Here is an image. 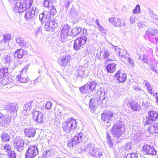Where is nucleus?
Segmentation results:
<instances>
[{
    "instance_id": "nucleus-1",
    "label": "nucleus",
    "mask_w": 158,
    "mask_h": 158,
    "mask_svg": "<svg viewBox=\"0 0 158 158\" xmlns=\"http://www.w3.org/2000/svg\"><path fill=\"white\" fill-rule=\"evenodd\" d=\"M86 151L90 156L94 158H102L103 154L102 150L96 148L93 144H89L86 148Z\"/></svg>"
},
{
    "instance_id": "nucleus-2",
    "label": "nucleus",
    "mask_w": 158,
    "mask_h": 158,
    "mask_svg": "<svg viewBox=\"0 0 158 158\" xmlns=\"http://www.w3.org/2000/svg\"><path fill=\"white\" fill-rule=\"evenodd\" d=\"M124 130V126L119 122H117L110 130L113 136L118 138L122 135Z\"/></svg>"
},
{
    "instance_id": "nucleus-3",
    "label": "nucleus",
    "mask_w": 158,
    "mask_h": 158,
    "mask_svg": "<svg viewBox=\"0 0 158 158\" xmlns=\"http://www.w3.org/2000/svg\"><path fill=\"white\" fill-rule=\"evenodd\" d=\"M77 127V122L75 119L71 118L68 122L63 124L62 128L63 131L67 133H69L72 130L75 129Z\"/></svg>"
},
{
    "instance_id": "nucleus-4",
    "label": "nucleus",
    "mask_w": 158,
    "mask_h": 158,
    "mask_svg": "<svg viewBox=\"0 0 158 158\" xmlns=\"http://www.w3.org/2000/svg\"><path fill=\"white\" fill-rule=\"evenodd\" d=\"M158 113L153 110L151 111L148 113V115H146L143 118V122L145 125H149L152 123L153 121L158 119Z\"/></svg>"
},
{
    "instance_id": "nucleus-5",
    "label": "nucleus",
    "mask_w": 158,
    "mask_h": 158,
    "mask_svg": "<svg viewBox=\"0 0 158 158\" xmlns=\"http://www.w3.org/2000/svg\"><path fill=\"white\" fill-rule=\"evenodd\" d=\"M29 66V64L26 65L22 69L20 75L17 76L16 79L17 81L20 82L26 83L29 80L27 74Z\"/></svg>"
},
{
    "instance_id": "nucleus-6",
    "label": "nucleus",
    "mask_w": 158,
    "mask_h": 158,
    "mask_svg": "<svg viewBox=\"0 0 158 158\" xmlns=\"http://www.w3.org/2000/svg\"><path fill=\"white\" fill-rule=\"evenodd\" d=\"M97 85V84L95 81H92L80 87L79 89L81 92L87 94L95 89Z\"/></svg>"
},
{
    "instance_id": "nucleus-7",
    "label": "nucleus",
    "mask_w": 158,
    "mask_h": 158,
    "mask_svg": "<svg viewBox=\"0 0 158 158\" xmlns=\"http://www.w3.org/2000/svg\"><path fill=\"white\" fill-rule=\"evenodd\" d=\"M87 40V38L85 36L75 40L73 44L74 49L77 51L80 50L86 44Z\"/></svg>"
},
{
    "instance_id": "nucleus-8",
    "label": "nucleus",
    "mask_w": 158,
    "mask_h": 158,
    "mask_svg": "<svg viewBox=\"0 0 158 158\" xmlns=\"http://www.w3.org/2000/svg\"><path fill=\"white\" fill-rule=\"evenodd\" d=\"M38 154V150L37 146H31L26 151V158H34Z\"/></svg>"
},
{
    "instance_id": "nucleus-9",
    "label": "nucleus",
    "mask_w": 158,
    "mask_h": 158,
    "mask_svg": "<svg viewBox=\"0 0 158 158\" xmlns=\"http://www.w3.org/2000/svg\"><path fill=\"white\" fill-rule=\"evenodd\" d=\"M15 5L13 7L14 11L15 13H20L23 12L27 10L26 5L21 1L14 2Z\"/></svg>"
},
{
    "instance_id": "nucleus-10",
    "label": "nucleus",
    "mask_w": 158,
    "mask_h": 158,
    "mask_svg": "<svg viewBox=\"0 0 158 158\" xmlns=\"http://www.w3.org/2000/svg\"><path fill=\"white\" fill-rule=\"evenodd\" d=\"M29 9H27L25 10L26 13L25 17L26 20H28L33 18L38 12V10L35 7H33L31 10H29Z\"/></svg>"
},
{
    "instance_id": "nucleus-11",
    "label": "nucleus",
    "mask_w": 158,
    "mask_h": 158,
    "mask_svg": "<svg viewBox=\"0 0 158 158\" xmlns=\"http://www.w3.org/2000/svg\"><path fill=\"white\" fill-rule=\"evenodd\" d=\"M78 34L77 32H74L73 30H61L60 34V39L62 43L64 42L66 40L67 36H76Z\"/></svg>"
},
{
    "instance_id": "nucleus-12",
    "label": "nucleus",
    "mask_w": 158,
    "mask_h": 158,
    "mask_svg": "<svg viewBox=\"0 0 158 158\" xmlns=\"http://www.w3.org/2000/svg\"><path fill=\"white\" fill-rule=\"evenodd\" d=\"M11 116L7 114L4 115L0 113V124L2 126H6L10 123Z\"/></svg>"
},
{
    "instance_id": "nucleus-13",
    "label": "nucleus",
    "mask_w": 158,
    "mask_h": 158,
    "mask_svg": "<svg viewBox=\"0 0 158 158\" xmlns=\"http://www.w3.org/2000/svg\"><path fill=\"white\" fill-rule=\"evenodd\" d=\"M83 134L82 133L75 135L74 138L73 139L71 142H69L67 144L68 146L73 147L76 144L79 143L81 140Z\"/></svg>"
},
{
    "instance_id": "nucleus-14",
    "label": "nucleus",
    "mask_w": 158,
    "mask_h": 158,
    "mask_svg": "<svg viewBox=\"0 0 158 158\" xmlns=\"http://www.w3.org/2000/svg\"><path fill=\"white\" fill-rule=\"evenodd\" d=\"M143 150L148 155H155L156 154V151L153 147L148 145H145L143 147Z\"/></svg>"
},
{
    "instance_id": "nucleus-15",
    "label": "nucleus",
    "mask_w": 158,
    "mask_h": 158,
    "mask_svg": "<svg viewBox=\"0 0 158 158\" xmlns=\"http://www.w3.org/2000/svg\"><path fill=\"white\" fill-rule=\"evenodd\" d=\"M16 109V103H8L7 104L4 109V111L7 114L11 113L15 111Z\"/></svg>"
},
{
    "instance_id": "nucleus-16",
    "label": "nucleus",
    "mask_w": 158,
    "mask_h": 158,
    "mask_svg": "<svg viewBox=\"0 0 158 158\" xmlns=\"http://www.w3.org/2000/svg\"><path fill=\"white\" fill-rule=\"evenodd\" d=\"M70 60L71 57L67 55L61 56L59 59L58 61L61 67H65Z\"/></svg>"
},
{
    "instance_id": "nucleus-17",
    "label": "nucleus",
    "mask_w": 158,
    "mask_h": 158,
    "mask_svg": "<svg viewBox=\"0 0 158 158\" xmlns=\"http://www.w3.org/2000/svg\"><path fill=\"white\" fill-rule=\"evenodd\" d=\"M33 118L38 123H43L44 118L43 114L41 112L38 111H34L33 112Z\"/></svg>"
},
{
    "instance_id": "nucleus-18",
    "label": "nucleus",
    "mask_w": 158,
    "mask_h": 158,
    "mask_svg": "<svg viewBox=\"0 0 158 158\" xmlns=\"http://www.w3.org/2000/svg\"><path fill=\"white\" fill-rule=\"evenodd\" d=\"M26 136L28 138H32L35 136L36 133V130L35 128L30 127L26 128L24 130Z\"/></svg>"
},
{
    "instance_id": "nucleus-19",
    "label": "nucleus",
    "mask_w": 158,
    "mask_h": 158,
    "mask_svg": "<svg viewBox=\"0 0 158 158\" xmlns=\"http://www.w3.org/2000/svg\"><path fill=\"white\" fill-rule=\"evenodd\" d=\"M85 68L83 66H80L75 70V75L77 77H80L82 78L84 77Z\"/></svg>"
},
{
    "instance_id": "nucleus-20",
    "label": "nucleus",
    "mask_w": 158,
    "mask_h": 158,
    "mask_svg": "<svg viewBox=\"0 0 158 158\" xmlns=\"http://www.w3.org/2000/svg\"><path fill=\"white\" fill-rule=\"evenodd\" d=\"M115 78L119 81V83L125 82L126 79L127 75L126 74L118 71L115 75Z\"/></svg>"
},
{
    "instance_id": "nucleus-21",
    "label": "nucleus",
    "mask_w": 158,
    "mask_h": 158,
    "mask_svg": "<svg viewBox=\"0 0 158 158\" xmlns=\"http://www.w3.org/2000/svg\"><path fill=\"white\" fill-rule=\"evenodd\" d=\"M113 116V113L110 111L104 112L101 115L102 120L108 123V121L110 120Z\"/></svg>"
},
{
    "instance_id": "nucleus-22",
    "label": "nucleus",
    "mask_w": 158,
    "mask_h": 158,
    "mask_svg": "<svg viewBox=\"0 0 158 158\" xmlns=\"http://www.w3.org/2000/svg\"><path fill=\"white\" fill-rule=\"evenodd\" d=\"M24 145L23 140V139H19L17 140L16 143H15L14 146L15 149L19 152L23 150Z\"/></svg>"
},
{
    "instance_id": "nucleus-23",
    "label": "nucleus",
    "mask_w": 158,
    "mask_h": 158,
    "mask_svg": "<svg viewBox=\"0 0 158 158\" xmlns=\"http://www.w3.org/2000/svg\"><path fill=\"white\" fill-rule=\"evenodd\" d=\"M115 51L119 56L123 57L125 58H127L128 54H127V52L126 50L117 47L115 48Z\"/></svg>"
},
{
    "instance_id": "nucleus-24",
    "label": "nucleus",
    "mask_w": 158,
    "mask_h": 158,
    "mask_svg": "<svg viewBox=\"0 0 158 158\" xmlns=\"http://www.w3.org/2000/svg\"><path fill=\"white\" fill-rule=\"evenodd\" d=\"M131 108L133 111H139L141 106L138 103L134 101H131L129 103Z\"/></svg>"
},
{
    "instance_id": "nucleus-25",
    "label": "nucleus",
    "mask_w": 158,
    "mask_h": 158,
    "mask_svg": "<svg viewBox=\"0 0 158 158\" xmlns=\"http://www.w3.org/2000/svg\"><path fill=\"white\" fill-rule=\"evenodd\" d=\"M112 57L111 53L108 50H105L102 52V58L106 59L107 61L112 60L111 58Z\"/></svg>"
},
{
    "instance_id": "nucleus-26",
    "label": "nucleus",
    "mask_w": 158,
    "mask_h": 158,
    "mask_svg": "<svg viewBox=\"0 0 158 158\" xmlns=\"http://www.w3.org/2000/svg\"><path fill=\"white\" fill-rule=\"evenodd\" d=\"M148 131L151 133H158V123H155L148 128Z\"/></svg>"
},
{
    "instance_id": "nucleus-27",
    "label": "nucleus",
    "mask_w": 158,
    "mask_h": 158,
    "mask_svg": "<svg viewBox=\"0 0 158 158\" xmlns=\"http://www.w3.org/2000/svg\"><path fill=\"white\" fill-rule=\"evenodd\" d=\"M54 151V150L52 148L44 150L43 154V158H47L50 157L53 155Z\"/></svg>"
},
{
    "instance_id": "nucleus-28",
    "label": "nucleus",
    "mask_w": 158,
    "mask_h": 158,
    "mask_svg": "<svg viewBox=\"0 0 158 158\" xmlns=\"http://www.w3.org/2000/svg\"><path fill=\"white\" fill-rule=\"evenodd\" d=\"M27 53L26 51L22 49H17L15 54V56L18 58H21Z\"/></svg>"
},
{
    "instance_id": "nucleus-29",
    "label": "nucleus",
    "mask_w": 158,
    "mask_h": 158,
    "mask_svg": "<svg viewBox=\"0 0 158 158\" xmlns=\"http://www.w3.org/2000/svg\"><path fill=\"white\" fill-rule=\"evenodd\" d=\"M116 64L113 62L110 63L106 67V69L108 72L113 73L116 69Z\"/></svg>"
},
{
    "instance_id": "nucleus-30",
    "label": "nucleus",
    "mask_w": 158,
    "mask_h": 158,
    "mask_svg": "<svg viewBox=\"0 0 158 158\" xmlns=\"http://www.w3.org/2000/svg\"><path fill=\"white\" fill-rule=\"evenodd\" d=\"M16 41L17 43L19 46H21L23 47L27 48L29 46V44H27L26 41H24L21 38H18L16 39Z\"/></svg>"
},
{
    "instance_id": "nucleus-31",
    "label": "nucleus",
    "mask_w": 158,
    "mask_h": 158,
    "mask_svg": "<svg viewBox=\"0 0 158 158\" xmlns=\"http://www.w3.org/2000/svg\"><path fill=\"white\" fill-rule=\"evenodd\" d=\"M114 25L116 27H120L124 26L125 25V23L124 21H123L121 22L119 18L115 17V21L114 23Z\"/></svg>"
},
{
    "instance_id": "nucleus-32",
    "label": "nucleus",
    "mask_w": 158,
    "mask_h": 158,
    "mask_svg": "<svg viewBox=\"0 0 158 158\" xmlns=\"http://www.w3.org/2000/svg\"><path fill=\"white\" fill-rule=\"evenodd\" d=\"M7 67L6 68H2L0 70V79L3 78L4 77H6L8 74Z\"/></svg>"
},
{
    "instance_id": "nucleus-33",
    "label": "nucleus",
    "mask_w": 158,
    "mask_h": 158,
    "mask_svg": "<svg viewBox=\"0 0 158 158\" xmlns=\"http://www.w3.org/2000/svg\"><path fill=\"white\" fill-rule=\"evenodd\" d=\"M1 137L2 140L3 142H6L9 140L10 136L8 134L5 132H3L1 134Z\"/></svg>"
},
{
    "instance_id": "nucleus-34",
    "label": "nucleus",
    "mask_w": 158,
    "mask_h": 158,
    "mask_svg": "<svg viewBox=\"0 0 158 158\" xmlns=\"http://www.w3.org/2000/svg\"><path fill=\"white\" fill-rule=\"evenodd\" d=\"M106 135L107 143L109 145L110 147H111L113 145V142L111 140L108 132L107 133Z\"/></svg>"
},
{
    "instance_id": "nucleus-35",
    "label": "nucleus",
    "mask_w": 158,
    "mask_h": 158,
    "mask_svg": "<svg viewBox=\"0 0 158 158\" xmlns=\"http://www.w3.org/2000/svg\"><path fill=\"white\" fill-rule=\"evenodd\" d=\"M73 0H61L62 5H64L67 9H68L70 4L73 2Z\"/></svg>"
},
{
    "instance_id": "nucleus-36",
    "label": "nucleus",
    "mask_w": 158,
    "mask_h": 158,
    "mask_svg": "<svg viewBox=\"0 0 158 158\" xmlns=\"http://www.w3.org/2000/svg\"><path fill=\"white\" fill-rule=\"evenodd\" d=\"M45 16L46 15L44 11L43 13L40 14L39 19L42 23H44L46 21L47 19L46 18Z\"/></svg>"
},
{
    "instance_id": "nucleus-37",
    "label": "nucleus",
    "mask_w": 158,
    "mask_h": 158,
    "mask_svg": "<svg viewBox=\"0 0 158 158\" xmlns=\"http://www.w3.org/2000/svg\"><path fill=\"white\" fill-rule=\"evenodd\" d=\"M23 3L26 5L27 9H29L32 4L33 0H23Z\"/></svg>"
},
{
    "instance_id": "nucleus-38",
    "label": "nucleus",
    "mask_w": 158,
    "mask_h": 158,
    "mask_svg": "<svg viewBox=\"0 0 158 158\" xmlns=\"http://www.w3.org/2000/svg\"><path fill=\"white\" fill-rule=\"evenodd\" d=\"M11 35L10 34H7L3 36V40H2L1 43H4L9 41V40H11Z\"/></svg>"
},
{
    "instance_id": "nucleus-39",
    "label": "nucleus",
    "mask_w": 158,
    "mask_h": 158,
    "mask_svg": "<svg viewBox=\"0 0 158 158\" xmlns=\"http://www.w3.org/2000/svg\"><path fill=\"white\" fill-rule=\"evenodd\" d=\"M57 26V24L56 23L55 24L53 22H50L49 23H47L45 24V27H46V29H48V27L49 29H50L51 28H55Z\"/></svg>"
},
{
    "instance_id": "nucleus-40",
    "label": "nucleus",
    "mask_w": 158,
    "mask_h": 158,
    "mask_svg": "<svg viewBox=\"0 0 158 158\" xmlns=\"http://www.w3.org/2000/svg\"><path fill=\"white\" fill-rule=\"evenodd\" d=\"M11 60L10 56H6L3 58V61L4 63L7 64L8 66L11 62Z\"/></svg>"
},
{
    "instance_id": "nucleus-41",
    "label": "nucleus",
    "mask_w": 158,
    "mask_h": 158,
    "mask_svg": "<svg viewBox=\"0 0 158 158\" xmlns=\"http://www.w3.org/2000/svg\"><path fill=\"white\" fill-rule=\"evenodd\" d=\"M12 81V79L8 77H6L4 78L2 81V83L4 85H6L11 82Z\"/></svg>"
},
{
    "instance_id": "nucleus-42",
    "label": "nucleus",
    "mask_w": 158,
    "mask_h": 158,
    "mask_svg": "<svg viewBox=\"0 0 158 158\" xmlns=\"http://www.w3.org/2000/svg\"><path fill=\"white\" fill-rule=\"evenodd\" d=\"M133 88L134 90H135L136 91H139V95L140 96L141 95L143 94H144V92L143 90H142L141 88L136 86H134L133 87Z\"/></svg>"
},
{
    "instance_id": "nucleus-43",
    "label": "nucleus",
    "mask_w": 158,
    "mask_h": 158,
    "mask_svg": "<svg viewBox=\"0 0 158 158\" xmlns=\"http://www.w3.org/2000/svg\"><path fill=\"white\" fill-rule=\"evenodd\" d=\"M1 148L2 150H5L7 152H10L11 149L10 146L8 144H6L5 146H1Z\"/></svg>"
},
{
    "instance_id": "nucleus-44",
    "label": "nucleus",
    "mask_w": 158,
    "mask_h": 158,
    "mask_svg": "<svg viewBox=\"0 0 158 158\" xmlns=\"http://www.w3.org/2000/svg\"><path fill=\"white\" fill-rule=\"evenodd\" d=\"M133 12L134 14H139L140 13V6L139 4H137L134 9L133 10Z\"/></svg>"
},
{
    "instance_id": "nucleus-45",
    "label": "nucleus",
    "mask_w": 158,
    "mask_h": 158,
    "mask_svg": "<svg viewBox=\"0 0 158 158\" xmlns=\"http://www.w3.org/2000/svg\"><path fill=\"white\" fill-rule=\"evenodd\" d=\"M49 8L50 11L49 12L54 16L57 13L56 8L54 6H50Z\"/></svg>"
},
{
    "instance_id": "nucleus-46",
    "label": "nucleus",
    "mask_w": 158,
    "mask_h": 158,
    "mask_svg": "<svg viewBox=\"0 0 158 158\" xmlns=\"http://www.w3.org/2000/svg\"><path fill=\"white\" fill-rule=\"evenodd\" d=\"M70 15L73 17H76L78 15L77 12H76V9L73 8H72L70 11Z\"/></svg>"
},
{
    "instance_id": "nucleus-47",
    "label": "nucleus",
    "mask_w": 158,
    "mask_h": 158,
    "mask_svg": "<svg viewBox=\"0 0 158 158\" xmlns=\"http://www.w3.org/2000/svg\"><path fill=\"white\" fill-rule=\"evenodd\" d=\"M94 99L91 98L89 101V107L92 110L95 109V102H94Z\"/></svg>"
},
{
    "instance_id": "nucleus-48",
    "label": "nucleus",
    "mask_w": 158,
    "mask_h": 158,
    "mask_svg": "<svg viewBox=\"0 0 158 158\" xmlns=\"http://www.w3.org/2000/svg\"><path fill=\"white\" fill-rule=\"evenodd\" d=\"M133 143L132 142L128 143L126 146V149L127 150H130L133 148Z\"/></svg>"
},
{
    "instance_id": "nucleus-49",
    "label": "nucleus",
    "mask_w": 158,
    "mask_h": 158,
    "mask_svg": "<svg viewBox=\"0 0 158 158\" xmlns=\"http://www.w3.org/2000/svg\"><path fill=\"white\" fill-rule=\"evenodd\" d=\"M30 106L28 105V102L24 104V106L23 107V111H26L28 112V111L31 109Z\"/></svg>"
},
{
    "instance_id": "nucleus-50",
    "label": "nucleus",
    "mask_w": 158,
    "mask_h": 158,
    "mask_svg": "<svg viewBox=\"0 0 158 158\" xmlns=\"http://www.w3.org/2000/svg\"><path fill=\"white\" fill-rule=\"evenodd\" d=\"M52 103L50 101H48L45 105V107L47 110H49L52 108Z\"/></svg>"
},
{
    "instance_id": "nucleus-51",
    "label": "nucleus",
    "mask_w": 158,
    "mask_h": 158,
    "mask_svg": "<svg viewBox=\"0 0 158 158\" xmlns=\"http://www.w3.org/2000/svg\"><path fill=\"white\" fill-rule=\"evenodd\" d=\"M137 26L139 27V29L143 28L145 26V24L143 22H140L137 23Z\"/></svg>"
},
{
    "instance_id": "nucleus-52",
    "label": "nucleus",
    "mask_w": 158,
    "mask_h": 158,
    "mask_svg": "<svg viewBox=\"0 0 158 158\" xmlns=\"http://www.w3.org/2000/svg\"><path fill=\"white\" fill-rule=\"evenodd\" d=\"M44 12L46 15V18L47 19L49 20V19L52 18L53 17V15L49 12H48L47 11Z\"/></svg>"
},
{
    "instance_id": "nucleus-53",
    "label": "nucleus",
    "mask_w": 158,
    "mask_h": 158,
    "mask_svg": "<svg viewBox=\"0 0 158 158\" xmlns=\"http://www.w3.org/2000/svg\"><path fill=\"white\" fill-rule=\"evenodd\" d=\"M139 59L141 60L143 63H146L147 62V60L144 56L142 55L140 56L139 58Z\"/></svg>"
},
{
    "instance_id": "nucleus-54",
    "label": "nucleus",
    "mask_w": 158,
    "mask_h": 158,
    "mask_svg": "<svg viewBox=\"0 0 158 158\" xmlns=\"http://www.w3.org/2000/svg\"><path fill=\"white\" fill-rule=\"evenodd\" d=\"M87 52L88 50L87 49L85 48L84 49H83L82 52H81V55L83 57L87 55Z\"/></svg>"
},
{
    "instance_id": "nucleus-55",
    "label": "nucleus",
    "mask_w": 158,
    "mask_h": 158,
    "mask_svg": "<svg viewBox=\"0 0 158 158\" xmlns=\"http://www.w3.org/2000/svg\"><path fill=\"white\" fill-rule=\"evenodd\" d=\"M155 32V30H147L146 33L147 35H151L153 36Z\"/></svg>"
},
{
    "instance_id": "nucleus-56",
    "label": "nucleus",
    "mask_w": 158,
    "mask_h": 158,
    "mask_svg": "<svg viewBox=\"0 0 158 158\" xmlns=\"http://www.w3.org/2000/svg\"><path fill=\"white\" fill-rule=\"evenodd\" d=\"M9 157L10 158H15V152L14 151H11L9 153Z\"/></svg>"
},
{
    "instance_id": "nucleus-57",
    "label": "nucleus",
    "mask_w": 158,
    "mask_h": 158,
    "mask_svg": "<svg viewBox=\"0 0 158 158\" xmlns=\"http://www.w3.org/2000/svg\"><path fill=\"white\" fill-rule=\"evenodd\" d=\"M96 23L97 26L98 27V28L99 30H103V28L102 27V26L99 23L98 19H96Z\"/></svg>"
},
{
    "instance_id": "nucleus-58",
    "label": "nucleus",
    "mask_w": 158,
    "mask_h": 158,
    "mask_svg": "<svg viewBox=\"0 0 158 158\" xmlns=\"http://www.w3.org/2000/svg\"><path fill=\"white\" fill-rule=\"evenodd\" d=\"M28 105L30 106L31 108H33L35 106V103L34 101H31L28 102Z\"/></svg>"
},
{
    "instance_id": "nucleus-59",
    "label": "nucleus",
    "mask_w": 158,
    "mask_h": 158,
    "mask_svg": "<svg viewBox=\"0 0 158 158\" xmlns=\"http://www.w3.org/2000/svg\"><path fill=\"white\" fill-rule=\"evenodd\" d=\"M70 28V27L68 24H66L63 26L62 30H69Z\"/></svg>"
},
{
    "instance_id": "nucleus-60",
    "label": "nucleus",
    "mask_w": 158,
    "mask_h": 158,
    "mask_svg": "<svg viewBox=\"0 0 158 158\" xmlns=\"http://www.w3.org/2000/svg\"><path fill=\"white\" fill-rule=\"evenodd\" d=\"M149 69L152 70L153 72H155V73H157V71L155 67L152 65H150L149 66Z\"/></svg>"
},
{
    "instance_id": "nucleus-61",
    "label": "nucleus",
    "mask_w": 158,
    "mask_h": 158,
    "mask_svg": "<svg viewBox=\"0 0 158 158\" xmlns=\"http://www.w3.org/2000/svg\"><path fill=\"white\" fill-rule=\"evenodd\" d=\"M97 94L99 96L101 97V96L104 95L105 94V92H103L101 90H98L97 92Z\"/></svg>"
},
{
    "instance_id": "nucleus-62",
    "label": "nucleus",
    "mask_w": 158,
    "mask_h": 158,
    "mask_svg": "<svg viewBox=\"0 0 158 158\" xmlns=\"http://www.w3.org/2000/svg\"><path fill=\"white\" fill-rule=\"evenodd\" d=\"M50 2L47 0H45L44 2V5L45 7H48L49 6Z\"/></svg>"
},
{
    "instance_id": "nucleus-63",
    "label": "nucleus",
    "mask_w": 158,
    "mask_h": 158,
    "mask_svg": "<svg viewBox=\"0 0 158 158\" xmlns=\"http://www.w3.org/2000/svg\"><path fill=\"white\" fill-rule=\"evenodd\" d=\"M130 22L131 24H133L135 22V17L134 16H132L130 18Z\"/></svg>"
},
{
    "instance_id": "nucleus-64",
    "label": "nucleus",
    "mask_w": 158,
    "mask_h": 158,
    "mask_svg": "<svg viewBox=\"0 0 158 158\" xmlns=\"http://www.w3.org/2000/svg\"><path fill=\"white\" fill-rule=\"evenodd\" d=\"M155 32L153 35V36L155 37L156 40H158V31L155 30Z\"/></svg>"
}]
</instances>
